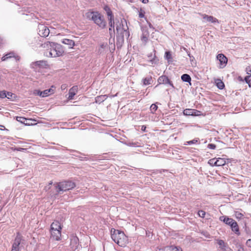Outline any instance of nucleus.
Wrapping results in <instances>:
<instances>
[{
    "label": "nucleus",
    "instance_id": "obj_1",
    "mask_svg": "<svg viewBox=\"0 0 251 251\" xmlns=\"http://www.w3.org/2000/svg\"><path fill=\"white\" fill-rule=\"evenodd\" d=\"M42 47L46 49L44 54L48 57H59L62 56L64 52L63 47L54 42H45L42 45Z\"/></svg>",
    "mask_w": 251,
    "mask_h": 251
},
{
    "label": "nucleus",
    "instance_id": "obj_2",
    "mask_svg": "<svg viewBox=\"0 0 251 251\" xmlns=\"http://www.w3.org/2000/svg\"><path fill=\"white\" fill-rule=\"evenodd\" d=\"M85 15L87 18L92 20L101 29L106 27V22L103 16L98 12L89 11Z\"/></svg>",
    "mask_w": 251,
    "mask_h": 251
},
{
    "label": "nucleus",
    "instance_id": "obj_3",
    "mask_svg": "<svg viewBox=\"0 0 251 251\" xmlns=\"http://www.w3.org/2000/svg\"><path fill=\"white\" fill-rule=\"evenodd\" d=\"M111 238L115 243L121 247L125 246L128 243L127 237L125 233L118 230L111 229Z\"/></svg>",
    "mask_w": 251,
    "mask_h": 251
},
{
    "label": "nucleus",
    "instance_id": "obj_4",
    "mask_svg": "<svg viewBox=\"0 0 251 251\" xmlns=\"http://www.w3.org/2000/svg\"><path fill=\"white\" fill-rule=\"evenodd\" d=\"M62 226L57 221H54L50 226V233L51 238L56 241H59L61 239V230Z\"/></svg>",
    "mask_w": 251,
    "mask_h": 251
},
{
    "label": "nucleus",
    "instance_id": "obj_5",
    "mask_svg": "<svg viewBox=\"0 0 251 251\" xmlns=\"http://www.w3.org/2000/svg\"><path fill=\"white\" fill-rule=\"evenodd\" d=\"M116 28L117 33L120 34L122 37L126 36L128 37L129 34L127 31L128 27L125 20H121L120 22L117 19H116Z\"/></svg>",
    "mask_w": 251,
    "mask_h": 251
},
{
    "label": "nucleus",
    "instance_id": "obj_6",
    "mask_svg": "<svg viewBox=\"0 0 251 251\" xmlns=\"http://www.w3.org/2000/svg\"><path fill=\"white\" fill-rule=\"evenodd\" d=\"M219 219L221 221H222L226 224L229 226L232 231H233L235 234L238 235L240 234L238 226L235 221L226 216H221Z\"/></svg>",
    "mask_w": 251,
    "mask_h": 251
},
{
    "label": "nucleus",
    "instance_id": "obj_7",
    "mask_svg": "<svg viewBox=\"0 0 251 251\" xmlns=\"http://www.w3.org/2000/svg\"><path fill=\"white\" fill-rule=\"evenodd\" d=\"M75 186L74 182L72 181H64L58 183L56 188L59 191H66L74 188Z\"/></svg>",
    "mask_w": 251,
    "mask_h": 251
},
{
    "label": "nucleus",
    "instance_id": "obj_8",
    "mask_svg": "<svg viewBox=\"0 0 251 251\" xmlns=\"http://www.w3.org/2000/svg\"><path fill=\"white\" fill-rule=\"evenodd\" d=\"M23 246V242L22 237L19 234H18L14 241L11 251H19Z\"/></svg>",
    "mask_w": 251,
    "mask_h": 251
},
{
    "label": "nucleus",
    "instance_id": "obj_9",
    "mask_svg": "<svg viewBox=\"0 0 251 251\" xmlns=\"http://www.w3.org/2000/svg\"><path fill=\"white\" fill-rule=\"evenodd\" d=\"M38 34L42 37H47L50 33V30L46 26L40 25L38 26Z\"/></svg>",
    "mask_w": 251,
    "mask_h": 251
},
{
    "label": "nucleus",
    "instance_id": "obj_10",
    "mask_svg": "<svg viewBox=\"0 0 251 251\" xmlns=\"http://www.w3.org/2000/svg\"><path fill=\"white\" fill-rule=\"evenodd\" d=\"M183 114L187 116H199L201 115V112L195 109H186L183 111Z\"/></svg>",
    "mask_w": 251,
    "mask_h": 251
},
{
    "label": "nucleus",
    "instance_id": "obj_11",
    "mask_svg": "<svg viewBox=\"0 0 251 251\" xmlns=\"http://www.w3.org/2000/svg\"><path fill=\"white\" fill-rule=\"evenodd\" d=\"M48 64L46 61L43 60L38 61L31 64L32 67L35 69L38 68H46Z\"/></svg>",
    "mask_w": 251,
    "mask_h": 251
},
{
    "label": "nucleus",
    "instance_id": "obj_12",
    "mask_svg": "<svg viewBox=\"0 0 251 251\" xmlns=\"http://www.w3.org/2000/svg\"><path fill=\"white\" fill-rule=\"evenodd\" d=\"M217 58L220 62V68H224L227 63V58L223 54H219Z\"/></svg>",
    "mask_w": 251,
    "mask_h": 251
},
{
    "label": "nucleus",
    "instance_id": "obj_13",
    "mask_svg": "<svg viewBox=\"0 0 251 251\" xmlns=\"http://www.w3.org/2000/svg\"><path fill=\"white\" fill-rule=\"evenodd\" d=\"M217 243L219 246V248L222 251H232L231 249L227 246V244L225 243V242L222 240H218Z\"/></svg>",
    "mask_w": 251,
    "mask_h": 251
},
{
    "label": "nucleus",
    "instance_id": "obj_14",
    "mask_svg": "<svg viewBox=\"0 0 251 251\" xmlns=\"http://www.w3.org/2000/svg\"><path fill=\"white\" fill-rule=\"evenodd\" d=\"M204 22H208L212 23H218V20L216 18H214L212 16H208L206 14L202 15Z\"/></svg>",
    "mask_w": 251,
    "mask_h": 251
},
{
    "label": "nucleus",
    "instance_id": "obj_15",
    "mask_svg": "<svg viewBox=\"0 0 251 251\" xmlns=\"http://www.w3.org/2000/svg\"><path fill=\"white\" fill-rule=\"evenodd\" d=\"M61 42L64 44L68 45L71 49L73 48L75 45V41L69 39H63L61 41Z\"/></svg>",
    "mask_w": 251,
    "mask_h": 251
},
{
    "label": "nucleus",
    "instance_id": "obj_16",
    "mask_svg": "<svg viewBox=\"0 0 251 251\" xmlns=\"http://www.w3.org/2000/svg\"><path fill=\"white\" fill-rule=\"evenodd\" d=\"M77 86H73L72 88H71L69 90V97L68 99L69 100H72L73 99L74 96L76 94L77 92Z\"/></svg>",
    "mask_w": 251,
    "mask_h": 251
},
{
    "label": "nucleus",
    "instance_id": "obj_17",
    "mask_svg": "<svg viewBox=\"0 0 251 251\" xmlns=\"http://www.w3.org/2000/svg\"><path fill=\"white\" fill-rule=\"evenodd\" d=\"M54 88L53 86H52L49 89L45 90L42 91V97H47L51 94L54 93Z\"/></svg>",
    "mask_w": 251,
    "mask_h": 251
},
{
    "label": "nucleus",
    "instance_id": "obj_18",
    "mask_svg": "<svg viewBox=\"0 0 251 251\" xmlns=\"http://www.w3.org/2000/svg\"><path fill=\"white\" fill-rule=\"evenodd\" d=\"M158 82L159 84H168L170 83V81L168 78L165 75L161 76L158 79Z\"/></svg>",
    "mask_w": 251,
    "mask_h": 251
},
{
    "label": "nucleus",
    "instance_id": "obj_19",
    "mask_svg": "<svg viewBox=\"0 0 251 251\" xmlns=\"http://www.w3.org/2000/svg\"><path fill=\"white\" fill-rule=\"evenodd\" d=\"M109 26V31L110 34L112 35L115 33V21H111V22H108Z\"/></svg>",
    "mask_w": 251,
    "mask_h": 251
},
{
    "label": "nucleus",
    "instance_id": "obj_20",
    "mask_svg": "<svg viewBox=\"0 0 251 251\" xmlns=\"http://www.w3.org/2000/svg\"><path fill=\"white\" fill-rule=\"evenodd\" d=\"M106 99V95H102L97 97L95 98V102L96 103H100L101 102L105 100Z\"/></svg>",
    "mask_w": 251,
    "mask_h": 251
},
{
    "label": "nucleus",
    "instance_id": "obj_21",
    "mask_svg": "<svg viewBox=\"0 0 251 251\" xmlns=\"http://www.w3.org/2000/svg\"><path fill=\"white\" fill-rule=\"evenodd\" d=\"M226 163L225 159L219 158L216 159V166H222L224 165Z\"/></svg>",
    "mask_w": 251,
    "mask_h": 251
},
{
    "label": "nucleus",
    "instance_id": "obj_22",
    "mask_svg": "<svg viewBox=\"0 0 251 251\" xmlns=\"http://www.w3.org/2000/svg\"><path fill=\"white\" fill-rule=\"evenodd\" d=\"M215 83L218 88L220 89H222L225 86L224 83L220 79H216L215 80Z\"/></svg>",
    "mask_w": 251,
    "mask_h": 251
},
{
    "label": "nucleus",
    "instance_id": "obj_23",
    "mask_svg": "<svg viewBox=\"0 0 251 251\" xmlns=\"http://www.w3.org/2000/svg\"><path fill=\"white\" fill-rule=\"evenodd\" d=\"M181 79L185 82H190L191 79L190 76L187 74H184L181 76Z\"/></svg>",
    "mask_w": 251,
    "mask_h": 251
},
{
    "label": "nucleus",
    "instance_id": "obj_24",
    "mask_svg": "<svg viewBox=\"0 0 251 251\" xmlns=\"http://www.w3.org/2000/svg\"><path fill=\"white\" fill-rule=\"evenodd\" d=\"M143 81L144 85H147L151 83L152 79L151 77H146L143 79Z\"/></svg>",
    "mask_w": 251,
    "mask_h": 251
},
{
    "label": "nucleus",
    "instance_id": "obj_25",
    "mask_svg": "<svg viewBox=\"0 0 251 251\" xmlns=\"http://www.w3.org/2000/svg\"><path fill=\"white\" fill-rule=\"evenodd\" d=\"M167 251H182L181 248H177L176 247H174V246H171L169 247H167Z\"/></svg>",
    "mask_w": 251,
    "mask_h": 251
},
{
    "label": "nucleus",
    "instance_id": "obj_26",
    "mask_svg": "<svg viewBox=\"0 0 251 251\" xmlns=\"http://www.w3.org/2000/svg\"><path fill=\"white\" fill-rule=\"evenodd\" d=\"M14 56V53H9L6 54L5 56H3L1 58L2 61H5L7 59L9 58H11L12 57Z\"/></svg>",
    "mask_w": 251,
    "mask_h": 251
},
{
    "label": "nucleus",
    "instance_id": "obj_27",
    "mask_svg": "<svg viewBox=\"0 0 251 251\" xmlns=\"http://www.w3.org/2000/svg\"><path fill=\"white\" fill-rule=\"evenodd\" d=\"M151 57V59L150 60V61L151 62L152 64H156L157 63L158 60L155 58V56L154 54L153 55V56H152V54H151V56H149V57Z\"/></svg>",
    "mask_w": 251,
    "mask_h": 251
},
{
    "label": "nucleus",
    "instance_id": "obj_28",
    "mask_svg": "<svg viewBox=\"0 0 251 251\" xmlns=\"http://www.w3.org/2000/svg\"><path fill=\"white\" fill-rule=\"evenodd\" d=\"M165 58L168 61V62L172 61V55L169 51L165 52Z\"/></svg>",
    "mask_w": 251,
    "mask_h": 251
},
{
    "label": "nucleus",
    "instance_id": "obj_29",
    "mask_svg": "<svg viewBox=\"0 0 251 251\" xmlns=\"http://www.w3.org/2000/svg\"><path fill=\"white\" fill-rule=\"evenodd\" d=\"M6 98H7L8 99L12 100L14 98H15L14 95L11 92H6Z\"/></svg>",
    "mask_w": 251,
    "mask_h": 251
},
{
    "label": "nucleus",
    "instance_id": "obj_30",
    "mask_svg": "<svg viewBox=\"0 0 251 251\" xmlns=\"http://www.w3.org/2000/svg\"><path fill=\"white\" fill-rule=\"evenodd\" d=\"M208 163L211 166H216V158H212L209 160Z\"/></svg>",
    "mask_w": 251,
    "mask_h": 251
},
{
    "label": "nucleus",
    "instance_id": "obj_31",
    "mask_svg": "<svg viewBox=\"0 0 251 251\" xmlns=\"http://www.w3.org/2000/svg\"><path fill=\"white\" fill-rule=\"evenodd\" d=\"M245 80L249 84V87H251V75L246 76L245 77Z\"/></svg>",
    "mask_w": 251,
    "mask_h": 251
},
{
    "label": "nucleus",
    "instance_id": "obj_32",
    "mask_svg": "<svg viewBox=\"0 0 251 251\" xmlns=\"http://www.w3.org/2000/svg\"><path fill=\"white\" fill-rule=\"evenodd\" d=\"M104 10H105L107 16L113 14L112 13V11H111V10L110 9V8L108 7L105 6L104 7Z\"/></svg>",
    "mask_w": 251,
    "mask_h": 251
},
{
    "label": "nucleus",
    "instance_id": "obj_33",
    "mask_svg": "<svg viewBox=\"0 0 251 251\" xmlns=\"http://www.w3.org/2000/svg\"><path fill=\"white\" fill-rule=\"evenodd\" d=\"M151 110L152 113L154 112L157 109V106L155 104H152L151 106Z\"/></svg>",
    "mask_w": 251,
    "mask_h": 251
},
{
    "label": "nucleus",
    "instance_id": "obj_34",
    "mask_svg": "<svg viewBox=\"0 0 251 251\" xmlns=\"http://www.w3.org/2000/svg\"><path fill=\"white\" fill-rule=\"evenodd\" d=\"M17 120L18 121L22 123H25V121L26 120V119L22 117H18L17 118Z\"/></svg>",
    "mask_w": 251,
    "mask_h": 251
},
{
    "label": "nucleus",
    "instance_id": "obj_35",
    "mask_svg": "<svg viewBox=\"0 0 251 251\" xmlns=\"http://www.w3.org/2000/svg\"><path fill=\"white\" fill-rule=\"evenodd\" d=\"M107 20L108 21V22H111V21H115L114 17L113 14L107 16Z\"/></svg>",
    "mask_w": 251,
    "mask_h": 251
},
{
    "label": "nucleus",
    "instance_id": "obj_36",
    "mask_svg": "<svg viewBox=\"0 0 251 251\" xmlns=\"http://www.w3.org/2000/svg\"><path fill=\"white\" fill-rule=\"evenodd\" d=\"M33 94L36 95H38L42 97V91H40L38 90H35L33 92Z\"/></svg>",
    "mask_w": 251,
    "mask_h": 251
},
{
    "label": "nucleus",
    "instance_id": "obj_37",
    "mask_svg": "<svg viewBox=\"0 0 251 251\" xmlns=\"http://www.w3.org/2000/svg\"><path fill=\"white\" fill-rule=\"evenodd\" d=\"M6 91H2L0 92V98L3 99L6 97Z\"/></svg>",
    "mask_w": 251,
    "mask_h": 251
},
{
    "label": "nucleus",
    "instance_id": "obj_38",
    "mask_svg": "<svg viewBox=\"0 0 251 251\" xmlns=\"http://www.w3.org/2000/svg\"><path fill=\"white\" fill-rule=\"evenodd\" d=\"M199 216L201 217H204L205 215V212L202 210H200L198 212Z\"/></svg>",
    "mask_w": 251,
    "mask_h": 251
},
{
    "label": "nucleus",
    "instance_id": "obj_39",
    "mask_svg": "<svg viewBox=\"0 0 251 251\" xmlns=\"http://www.w3.org/2000/svg\"><path fill=\"white\" fill-rule=\"evenodd\" d=\"M237 248V251H245L244 249L243 248V246L241 245H238L236 246Z\"/></svg>",
    "mask_w": 251,
    "mask_h": 251
},
{
    "label": "nucleus",
    "instance_id": "obj_40",
    "mask_svg": "<svg viewBox=\"0 0 251 251\" xmlns=\"http://www.w3.org/2000/svg\"><path fill=\"white\" fill-rule=\"evenodd\" d=\"M235 216L237 218H241L243 216V214L239 212H236Z\"/></svg>",
    "mask_w": 251,
    "mask_h": 251
},
{
    "label": "nucleus",
    "instance_id": "obj_41",
    "mask_svg": "<svg viewBox=\"0 0 251 251\" xmlns=\"http://www.w3.org/2000/svg\"><path fill=\"white\" fill-rule=\"evenodd\" d=\"M208 147L211 149H215L216 148V146L213 144H209L208 145Z\"/></svg>",
    "mask_w": 251,
    "mask_h": 251
},
{
    "label": "nucleus",
    "instance_id": "obj_42",
    "mask_svg": "<svg viewBox=\"0 0 251 251\" xmlns=\"http://www.w3.org/2000/svg\"><path fill=\"white\" fill-rule=\"evenodd\" d=\"M246 244L249 247L251 248V239H248L247 241Z\"/></svg>",
    "mask_w": 251,
    "mask_h": 251
},
{
    "label": "nucleus",
    "instance_id": "obj_43",
    "mask_svg": "<svg viewBox=\"0 0 251 251\" xmlns=\"http://www.w3.org/2000/svg\"><path fill=\"white\" fill-rule=\"evenodd\" d=\"M142 40L146 42L148 40V37L145 36H143L142 38Z\"/></svg>",
    "mask_w": 251,
    "mask_h": 251
},
{
    "label": "nucleus",
    "instance_id": "obj_44",
    "mask_svg": "<svg viewBox=\"0 0 251 251\" xmlns=\"http://www.w3.org/2000/svg\"><path fill=\"white\" fill-rule=\"evenodd\" d=\"M247 72L248 74L251 75V67H249L248 68H247Z\"/></svg>",
    "mask_w": 251,
    "mask_h": 251
},
{
    "label": "nucleus",
    "instance_id": "obj_45",
    "mask_svg": "<svg viewBox=\"0 0 251 251\" xmlns=\"http://www.w3.org/2000/svg\"><path fill=\"white\" fill-rule=\"evenodd\" d=\"M197 142V140H193L190 141L188 142V143L189 144H194V143H196Z\"/></svg>",
    "mask_w": 251,
    "mask_h": 251
},
{
    "label": "nucleus",
    "instance_id": "obj_46",
    "mask_svg": "<svg viewBox=\"0 0 251 251\" xmlns=\"http://www.w3.org/2000/svg\"><path fill=\"white\" fill-rule=\"evenodd\" d=\"M139 16L140 18H143L144 17V14L143 12H140L139 13Z\"/></svg>",
    "mask_w": 251,
    "mask_h": 251
},
{
    "label": "nucleus",
    "instance_id": "obj_47",
    "mask_svg": "<svg viewBox=\"0 0 251 251\" xmlns=\"http://www.w3.org/2000/svg\"><path fill=\"white\" fill-rule=\"evenodd\" d=\"M188 56L190 58L191 61H193V60H194V57L193 56H191L190 53L188 54Z\"/></svg>",
    "mask_w": 251,
    "mask_h": 251
},
{
    "label": "nucleus",
    "instance_id": "obj_48",
    "mask_svg": "<svg viewBox=\"0 0 251 251\" xmlns=\"http://www.w3.org/2000/svg\"><path fill=\"white\" fill-rule=\"evenodd\" d=\"M144 3H147L148 2V0H141Z\"/></svg>",
    "mask_w": 251,
    "mask_h": 251
},
{
    "label": "nucleus",
    "instance_id": "obj_49",
    "mask_svg": "<svg viewBox=\"0 0 251 251\" xmlns=\"http://www.w3.org/2000/svg\"><path fill=\"white\" fill-rule=\"evenodd\" d=\"M2 43V40L0 38V45Z\"/></svg>",
    "mask_w": 251,
    "mask_h": 251
},
{
    "label": "nucleus",
    "instance_id": "obj_50",
    "mask_svg": "<svg viewBox=\"0 0 251 251\" xmlns=\"http://www.w3.org/2000/svg\"><path fill=\"white\" fill-rule=\"evenodd\" d=\"M145 128H146V127H144V128H143V127H142V130H145Z\"/></svg>",
    "mask_w": 251,
    "mask_h": 251
},
{
    "label": "nucleus",
    "instance_id": "obj_51",
    "mask_svg": "<svg viewBox=\"0 0 251 251\" xmlns=\"http://www.w3.org/2000/svg\"><path fill=\"white\" fill-rule=\"evenodd\" d=\"M145 128H146V127H144V128H143V127H142V130H145Z\"/></svg>",
    "mask_w": 251,
    "mask_h": 251
},
{
    "label": "nucleus",
    "instance_id": "obj_52",
    "mask_svg": "<svg viewBox=\"0 0 251 251\" xmlns=\"http://www.w3.org/2000/svg\"><path fill=\"white\" fill-rule=\"evenodd\" d=\"M145 128H146V127H144V128H143V127H142V130H145Z\"/></svg>",
    "mask_w": 251,
    "mask_h": 251
},
{
    "label": "nucleus",
    "instance_id": "obj_53",
    "mask_svg": "<svg viewBox=\"0 0 251 251\" xmlns=\"http://www.w3.org/2000/svg\"><path fill=\"white\" fill-rule=\"evenodd\" d=\"M104 46H105V45L103 44V45H102L101 47L103 48Z\"/></svg>",
    "mask_w": 251,
    "mask_h": 251
},
{
    "label": "nucleus",
    "instance_id": "obj_54",
    "mask_svg": "<svg viewBox=\"0 0 251 251\" xmlns=\"http://www.w3.org/2000/svg\"><path fill=\"white\" fill-rule=\"evenodd\" d=\"M61 88H64V86H63L62 85V86H61Z\"/></svg>",
    "mask_w": 251,
    "mask_h": 251
},
{
    "label": "nucleus",
    "instance_id": "obj_55",
    "mask_svg": "<svg viewBox=\"0 0 251 251\" xmlns=\"http://www.w3.org/2000/svg\"><path fill=\"white\" fill-rule=\"evenodd\" d=\"M61 88H64V86H63L62 85V86H61Z\"/></svg>",
    "mask_w": 251,
    "mask_h": 251
},
{
    "label": "nucleus",
    "instance_id": "obj_56",
    "mask_svg": "<svg viewBox=\"0 0 251 251\" xmlns=\"http://www.w3.org/2000/svg\"><path fill=\"white\" fill-rule=\"evenodd\" d=\"M52 184V182H51L50 183V185H51Z\"/></svg>",
    "mask_w": 251,
    "mask_h": 251
}]
</instances>
